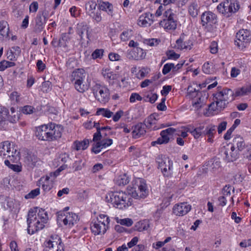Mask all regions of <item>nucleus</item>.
<instances>
[{"mask_svg":"<svg viewBox=\"0 0 251 251\" xmlns=\"http://www.w3.org/2000/svg\"><path fill=\"white\" fill-rule=\"evenodd\" d=\"M48 219L47 212L42 208L36 207L30 209L27 218V232L32 235L43 229Z\"/></svg>","mask_w":251,"mask_h":251,"instance_id":"1","label":"nucleus"},{"mask_svg":"<svg viewBox=\"0 0 251 251\" xmlns=\"http://www.w3.org/2000/svg\"><path fill=\"white\" fill-rule=\"evenodd\" d=\"M63 126L54 123H49L36 127L35 137L40 141H52L62 136Z\"/></svg>","mask_w":251,"mask_h":251,"instance_id":"2","label":"nucleus"},{"mask_svg":"<svg viewBox=\"0 0 251 251\" xmlns=\"http://www.w3.org/2000/svg\"><path fill=\"white\" fill-rule=\"evenodd\" d=\"M105 199L114 207L121 209L130 206L132 200L131 196L123 191L109 193Z\"/></svg>","mask_w":251,"mask_h":251,"instance_id":"3","label":"nucleus"},{"mask_svg":"<svg viewBox=\"0 0 251 251\" xmlns=\"http://www.w3.org/2000/svg\"><path fill=\"white\" fill-rule=\"evenodd\" d=\"M214 100L216 102V105L219 109H224L227 106L229 102H231L234 100L235 93L228 88L223 89L219 90L216 93L213 94Z\"/></svg>","mask_w":251,"mask_h":251,"instance_id":"4","label":"nucleus"},{"mask_svg":"<svg viewBox=\"0 0 251 251\" xmlns=\"http://www.w3.org/2000/svg\"><path fill=\"white\" fill-rule=\"evenodd\" d=\"M19 151L15 146L8 141L0 143V156L2 158L9 159L12 162H15L19 158Z\"/></svg>","mask_w":251,"mask_h":251,"instance_id":"5","label":"nucleus"},{"mask_svg":"<svg viewBox=\"0 0 251 251\" xmlns=\"http://www.w3.org/2000/svg\"><path fill=\"white\" fill-rule=\"evenodd\" d=\"M240 8L238 2L233 0H226L219 4L217 9L219 13L228 18L236 13Z\"/></svg>","mask_w":251,"mask_h":251,"instance_id":"6","label":"nucleus"},{"mask_svg":"<svg viewBox=\"0 0 251 251\" xmlns=\"http://www.w3.org/2000/svg\"><path fill=\"white\" fill-rule=\"evenodd\" d=\"M187 96L192 100V105L196 110L200 109L204 105L201 92L197 90L192 85L188 87Z\"/></svg>","mask_w":251,"mask_h":251,"instance_id":"7","label":"nucleus"},{"mask_svg":"<svg viewBox=\"0 0 251 251\" xmlns=\"http://www.w3.org/2000/svg\"><path fill=\"white\" fill-rule=\"evenodd\" d=\"M251 41V32L248 29L239 30L236 34L235 44L241 50L247 47Z\"/></svg>","mask_w":251,"mask_h":251,"instance_id":"8","label":"nucleus"},{"mask_svg":"<svg viewBox=\"0 0 251 251\" xmlns=\"http://www.w3.org/2000/svg\"><path fill=\"white\" fill-rule=\"evenodd\" d=\"M93 91L96 99L101 103H106L110 99V93L108 88L96 84L93 87Z\"/></svg>","mask_w":251,"mask_h":251,"instance_id":"9","label":"nucleus"},{"mask_svg":"<svg viewBox=\"0 0 251 251\" xmlns=\"http://www.w3.org/2000/svg\"><path fill=\"white\" fill-rule=\"evenodd\" d=\"M158 167L160 168L164 176H169L173 172V162L165 156L159 155L156 158Z\"/></svg>","mask_w":251,"mask_h":251,"instance_id":"10","label":"nucleus"},{"mask_svg":"<svg viewBox=\"0 0 251 251\" xmlns=\"http://www.w3.org/2000/svg\"><path fill=\"white\" fill-rule=\"evenodd\" d=\"M166 18L159 23L160 26L168 30H175L176 27V15L171 10L165 12Z\"/></svg>","mask_w":251,"mask_h":251,"instance_id":"11","label":"nucleus"},{"mask_svg":"<svg viewBox=\"0 0 251 251\" xmlns=\"http://www.w3.org/2000/svg\"><path fill=\"white\" fill-rule=\"evenodd\" d=\"M176 131V129L173 127H169L166 129L161 131L160 137L156 141L151 142V145L154 146L155 144H166L169 143L170 137L173 136Z\"/></svg>","mask_w":251,"mask_h":251,"instance_id":"12","label":"nucleus"},{"mask_svg":"<svg viewBox=\"0 0 251 251\" xmlns=\"http://www.w3.org/2000/svg\"><path fill=\"white\" fill-rule=\"evenodd\" d=\"M158 115L156 114L153 113L148 117L144 122V124L146 127L153 130H156L166 127V126L163 124L157 125V120L156 119V117Z\"/></svg>","mask_w":251,"mask_h":251,"instance_id":"13","label":"nucleus"},{"mask_svg":"<svg viewBox=\"0 0 251 251\" xmlns=\"http://www.w3.org/2000/svg\"><path fill=\"white\" fill-rule=\"evenodd\" d=\"M146 55V52L141 48L137 47L128 50L127 57L129 59L141 60L144 59Z\"/></svg>","mask_w":251,"mask_h":251,"instance_id":"14","label":"nucleus"},{"mask_svg":"<svg viewBox=\"0 0 251 251\" xmlns=\"http://www.w3.org/2000/svg\"><path fill=\"white\" fill-rule=\"evenodd\" d=\"M191 206L187 202L176 204L173 208V213L176 216H182L187 214L191 210Z\"/></svg>","mask_w":251,"mask_h":251,"instance_id":"15","label":"nucleus"},{"mask_svg":"<svg viewBox=\"0 0 251 251\" xmlns=\"http://www.w3.org/2000/svg\"><path fill=\"white\" fill-rule=\"evenodd\" d=\"M224 154L225 155V160L228 162H233L238 158V152L235 150L234 146L228 145L224 147Z\"/></svg>","mask_w":251,"mask_h":251,"instance_id":"16","label":"nucleus"},{"mask_svg":"<svg viewBox=\"0 0 251 251\" xmlns=\"http://www.w3.org/2000/svg\"><path fill=\"white\" fill-rule=\"evenodd\" d=\"M52 175H48L42 177L40 179V183L42 189L45 191H50L54 185V178L51 177Z\"/></svg>","mask_w":251,"mask_h":251,"instance_id":"17","label":"nucleus"},{"mask_svg":"<svg viewBox=\"0 0 251 251\" xmlns=\"http://www.w3.org/2000/svg\"><path fill=\"white\" fill-rule=\"evenodd\" d=\"M108 228V226H105L102 223H98L96 222L91 223V229L92 233L95 235L104 234Z\"/></svg>","mask_w":251,"mask_h":251,"instance_id":"18","label":"nucleus"},{"mask_svg":"<svg viewBox=\"0 0 251 251\" xmlns=\"http://www.w3.org/2000/svg\"><path fill=\"white\" fill-rule=\"evenodd\" d=\"M216 16L213 13L208 11L204 12L201 16V21L203 25H212L216 23Z\"/></svg>","mask_w":251,"mask_h":251,"instance_id":"19","label":"nucleus"},{"mask_svg":"<svg viewBox=\"0 0 251 251\" xmlns=\"http://www.w3.org/2000/svg\"><path fill=\"white\" fill-rule=\"evenodd\" d=\"M192 43L190 40H186V36L182 34L179 38L176 41V46L177 49L180 50H189L191 49Z\"/></svg>","mask_w":251,"mask_h":251,"instance_id":"20","label":"nucleus"},{"mask_svg":"<svg viewBox=\"0 0 251 251\" xmlns=\"http://www.w3.org/2000/svg\"><path fill=\"white\" fill-rule=\"evenodd\" d=\"M131 196L133 198H145L147 195L146 185L145 183H141L138 186V190L132 189L131 192Z\"/></svg>","mask_w":251,"mask_h":251,"instance_id":"21","label":"nucleus"},{"mask_svg":"<svg viewBox=\"0 0 251 251\" xmlns=\"http://www.w3.org/2000/svg\"><path fill=\"white\" fill-rule=\"evenodd\" d=\"M153 16L150 13H146L141 15L138 20V24L142 26H150L152 23Z\"/></svg>","mask_w":251,"mask_h":251,"instance_id":"22","label":"nucleus"},{"mask_svg":"<svg viewBox=\"0 0 251 251\" xmlns=\"http://www.w3.org/2000/svg\"><path fill=\"white\" fill-rule=\"evenodd\" d=\"M71 81L74 82L85 81L86 73L82 69H78L72 73L71 75Z\"/></svg>","mask_w":251,"mask_h":251,"instance_id":"23","label":"nucleus"},{"mask_svg":"<svg viewBox=\"0 0 251 251\" xmlns=\"http://www.w3.org/2000/svg\"><path fill=\"white\" fill-rule=\"evenodd\" d=\"M64 215L65 216L64 219V225L68 226L69 227L73 226L78 219L77 216L73 212H67Z\"/></svg>","mask_w":251,"mask_h":251,"instance_id":"24","label":"nucleus"},{"mask_svg":"<svg viewBox=\"0 0 251 251\" xmlns=\"http://www.w3.org/2000/svg\"><path fill=\"white\" fill-rule=\"evenodd\" d=\"M216 132V126L213 125H208L205 128L204 127V129H203V135L207 136V141L210 143L213 142V138Z\"/></svg>","mask_w":251,"mask_h":251,"instance_id":"25","label":"nucleus"},{"mask_svg":"<svg viewBox=\"0 0 251 251\" xmlns=\"http://www.w3.org/2000/svg\"><path fill=\"white\" fill-rule=\"evenodd\" d=\"M145 126L144 124L140 123L134 126L132 132L134 138H138L146 133Z\"/></svg>","mask_w":251,"mask_h":251,"instance_id":"26","label":"nucleus"},{"mask_svg":"<svg viewBox=\"0 0 251 251\" xmlns=\"http://www.w3.org/2000/svg\"><path fill=\"white\" fill-rule=\"evenodd\" d=\"M97 3L99 4V8L100 10L107 12L109 15H112L113 5L109 2L103 1L102 0H98Z\"/></svg>","mask_w":251,"mask_h":251,"instance_id":"27","label":"nucleus"},{"mask_svg":"<svg viewBox=\"0 0 251 251\" xmlns=\"http://www.w3.org/2000/svg\"><path fill=\"white\" fill-rule=\"evenodd\" d=\"M75 89L80 93H84L88 90L90 87V82L88 79L85 81H78L77 82H74Z\"/></svg>","mask_w":251,"mask_h":251,"instance_id":"28","label":"nucleus"},{"mask_svg":"<svg viewBox=\"0 0 251 251\" xmlns=\"http://www.w3.org/2000/svg\"><path fill=\"white\" fill-rule=\"evenodd\" d=\"M9 112L4 107H0V129H2L6 124Z\"/></svg>","mask_w":251,"mask_h":251,"instance_id":"29","label":"nucleus"},{"mask_svg":"<svg viewBox=\"0 0 251 251\" xmlns=\"http://www.w3.org/2000/svg\"><path fill=\"white\" fill-rule=\"evenodd\" d=\"M231 146H234V148L236 147L238 151H242L245 148L246 144L244 139L242 137L237 136L234 138Z\"/></svg>","mask_w":251,"mask_h":251,"instance_id":"30","label":"nucleus"},{"mask_svg":"<svg viewBox=\"0 0 251 251\" xmlns=\"http://www.w3.org/2000/svg\"><path fill=\"white\" fill-rule=\"evenodd\" d=\"M9 27L7 22L1 21L0 22V34L5 39L9 37Z\"/></svg>","mask_w":251,"mask_h":251,"instance_id":"31","label":"nucleus"},{"mask_svg":"<svg viewBox=\"0 0 251 251\" xmlns=\"http://www.w3.org/2000/svg\"><path fill=\"white\" fill-rule=\"evenodd\" d=\"M89 140L86 139L81 141H75L73 144V148L76 151L85 150L89 146Z\"/></svg>","mask_w":251,"mask_h":251,"instance_id":"32","label":"nucleus"},{"mask_svg":"<svg viewBox=\"0 0 251 251\" xmlns=\"http://www.w3.org/2000/svg\"><path fill=\"white\" fill-rule=\"evenodd\" d=\"M189 15L193 18L197 17L200 12V7L196 2L191 3L188 8Z\"/></svg>","mask_w":251,"mask_h":251,"instance_id":"33","label":"nucleus"},{"mask_svg":"<svg viewBox=\"0 0 251 251\" xmlns=\"http://www.w3.org/2000/svg\"><path fill=\"white\" fill-rule=\"evenodd\" d=\"M113 113L108 108H98L97 109L96 115L102 116L103 117L110 118Z\"/></svg>","mask_w":251,"mask_h":251,"instance_id":"34","label":"nucleus"},{"mask_svg":"<svg viewBox=\"0 0 251 251\" xmlns=\"http://www.w3.org/2000/svg\"><path fill=\"white\" fill-rule=\"evenodd\" d=\"M19 119V114L18 111L16 110L15 108H10V114L8 115L7 121L11 123H16Z\"/></svg>","mask_w":251,"mask_h":251,"instance_id":"35","label":"nucleus"},{"mask_svg":"<svg viewBox=\"0 0 251 251\" xmlns=\"http://www.w3.org/2000/svg\"><path fill=\"white\" fill-rule=\"evenodd\" d=\"M45 21L41 16H37L35 19V30L36 32H41L44 28Z\"/></svg>","mask_w":251,"mask_h":251,"instance_id":"36","label":"nucleus"},{"mask_svg":"<svg viewBox=\"0 0 251 251\" xmlns=\"http://www.w3.org/2000/svg\"><path fill=\"white\" fill-rule=\"evenodd\" d=\"M251 93V85H247L237 89L235 92V96H245Z\"/></svg>","mask_w":251,"mask_h":251,"instance_id":"37","label":"nucleus"},{"mask_svg":"<svg viewBox=\"0 0 251 251\" xmlns=\"http://www.w3.org/2000/svg\"><path fill=\"white\" fill-rule=\"evenodd\" d=\"M133 32L131 29H126L122 32L120 35L121 40L125 42L129 40L133 36Z\"/></svg>","mask_w":251,"mask_h":251,"instance_id":"38","label":"nucleus"},{"mask_svg":"<svg viewBox=\"0 0 251 251\" xmlns=\"http://www.w3.org/2000/svg\"><path fill=\"white\" fill-rule=\"evenodd\" d=\"M129 181L128 177L126 174L119 176L116 180L117 184L119 186H124L127 184Z\"/></svg>","mask_w":251,"mask_h":251,"instance_id":"39","label":"nucleus"},{"mask_svg":"<svg viewBox=\"0 0 251 251\" xmlns=\"http://www.w3.org/2000/svg\"><path fill=\"white\" fill-rule=\"evenodd\" d=\"M95 222L98 223H102V224H105V226H108L110 223V219L107 215L100 214L99 217L97 218V221Z\"/></svg>","mask_w":251,"mask_h":251,"instance_id":"40","label":"nucleus"},{"mask_svg":"<svg viewBox=\"0 0 251 251\" xmlns=\"http://www.w3.org/2000/svg\"><path fill=\"white\" fill-rule=\"evenodd\" d=\"M203 129H204V126H200L194 128L192 134L195 139H198L201 136L203 135Z\"/></svg>","mask_w":251,"mask_h":251,"instance_id":"41","label":"nucleus"},{"mask_svg":"<svg viewBox=\"0 0 251 251\" xmlns=\"http://www.w3.org/2000/svg\"><path fill=\"white\" fill-rule=\"evenodd\" d=\"M103 76L108 80H113L116 77V75L110 71V70H103L102 72Z\"/></svg>","mask_w":251,"mask_h":251,"instance_id":"42","label":"nucleus"},{"mask_svg":"<svg viewBox=\"0 0 251 251\" xmlns=\"http://www.w3.org/2000/svg\"><path fill=\"white\" fill-rule=\"evenodd\" d=\"M231 191L234 192V188L230 185H226L223 189V196L228 198L231 195Z\"/></svg>","mask_w":251,"mask_h":251,"instance_id":"43","label":"nucleus"},{"mask_svg":"<svg viewBox=\"0 0 251 251\" xmlns=\"http://www.w3.org/2000/svg\"><path fill=\"white\" fill-rule=\"evenodd\" d=\"M15 63L6 60H3L0 62V71H3L8 67L15 66Z\"/></svg>","mask_w":251,"mask_h":251,"instance_id":"44","label":"nucleus"},{"mask_svg":"<svg viewBox=\"0 0 251 251\" xmlns=\"http://www.w3.org/2000/svg\"><path fill=\"white\" fill-rule=\"evenodd\" d=\"M10 159H6L4 161V164L7 166H8L11 169L15 172H19L21 171V167L18 165L11 164Z\"/></svg>","mask_w":251,"mask_h":251,"instance_id":"45","label":"nucleus"},{"mask_svg":"<svg viewBox=\"0 0 251 251\" xmlns=\"http://www.w3.org/2000/svg\"><path fill=\"white\" fill-rule=\"evenodd\" d=\"M158 96L156 94L150 93L147 95L145 97V100L146 101H149L151 103H153L157 99Z\"/></svg>","mask_w":251,"mask_h":251,"instance_id":"46","label":"nucleus"},{"mask_svg":"<svg viewBox=\"0 0 251 251\" xmlns=\"http://www.w3.org/2000/svg\"><path fill=\"white\" fill-rule=\"evenodd\" d=\"M202 71L206 74L212 73V64H210L209 62L204 63L202 66Z\"/></svg>","mask_w":251,"mask_h":251,"instance_id":"47","label":"nucleus"},{"mask_svg":"<svg viewBox=\"0 0 251 251\" xmlns=\"http://www.w3.org/2000/svg\"><path fill=\"white\" fill-rule=\"evenodd\" d=\"M211 162H212L211 167L213 171H215L220 167L221 162L219 158H214L212 159Z\"/></svg>","mask_w":251,"mask_h":251,"instance_id":"48","label":"nucleus"},{"mask_svg":"<svg viewBox=\"0 0 251 251\" xmlns=\"http://www.w3.org/2000/svg\"><path fill=\"white\" fill-rule=\"evenodd\" d=\"M40 189L36 188L31 190L27 195L25 196L26 199H33L40 194Z\"/></svg>","mask_w":251,"mask_h":251,"instance_id":"49","label":"nucleus"},{"mask_svg":"<svg viewBox=\"0 0 251 251\" xmlns=\"http://www.w3.org/2000/svg\"><path fill=\"white\" fill-rule=\"evenodd\" d=\"M103 50L102 49H97L92 54L93 59L101 58L103 55Z\"/></svg>","mask_w":251,"mask_h":251,"instance_id":"50","label":"nucleus"},{"mask_svg":"<svg viewBox=\"0 0 251 251\" xmlns=\"http://www.w3.org/2000/svg\"><path fill=\"white\" fill-rule=\"evenodd\" d=\"M100 143L103 149L111 145L113 143V141L111 139L105 138L101 140Z\"/></svg>","mask_w":251,"mask_h":251,"instance_id":"51","label":"nucleus"},{"mask_svg":"<svg viewBox=\"0 0 251 251\" xmlns=\"http://www.w3.org/2000/svg\"><path fill=\"white\" fill-rule=\"evenodd\" d=\"M103 148L101 146L100 142H96V143L93 144L91 150L92 152H94L95 154H97L99 153L101 151V150Z\"/></svg>","mask_w":251,"mask_h":251,"instance_id":"52","label":"nucleus"},{"mask_svg":"<svg viewBox=\"0 0 251 251\" xmlns=\"http://www.w3.org/2000/svg\"><path fill=\"white\" fill-rule=\"evenodd\" d=\"M174 67L173 63H167L164 65L163 70L162 73L163 75H166L169 73L171 70L173 71V68Z\"/></svg>","mask_w":251,"mask_h":251,"instance_id":"53","label":"nucleus"},{"mask_svg":"<svg viewBox=\"0 0 251 251\" xmlns=\"http://www.w3.org/2000/svg\"><path fill=\"white\" fill-rule=\"evenodd\" d=\"M35 109L30 105H26L22 107V112L25 114H30L32 113Z\"/></svg>","mask_w":251,"mask_h":251,"instance_id":"54","label":"nucleus"},{"mask_svg":"<svg viewBox=\"0 0 251 251\" xmlns=\"http://www.w3.org/2000/svg\"><path fill=\"white\" fill-rule=\"evenodd\" d=\"M10 99L14 102H19L20 100V95L17 92H13L10 95Z\"/></svg>","mask_w":251,"mask_h":251,"instance_id":"55","label":"nucleus"},{"mask_svg":"<svg viewBox=\"0 0 251 251\" xmlns=\"http://www.w3.org/2000/svg\"><path fill=\"white\" fill-rule=\"evenodd\" d=\"M124 111L122 110L118 111L115 114L112 115V119L115 122H118L123 116Z\"/></svg>","mask_w":251,"mask_h":251,"instance_id":"56","label":"nucleus"},{"mask_svg":"<svg viewBox=\"0 0 251 251\" xmlns=\"http://www.w3.org/2000/svg\"><path fill=\"white\" fill-rule=\"evenodd\" d=\"M121 225L130 226L133 224V221L131 219L129 218H126L120 220L118 222Z\"/></svg>","mask_w":251,"mask_h":251,"instance_id":"57","label":"nucleus"},{"mask_svg":"<svg viewBox=\"0 0 251 251\" xmlns=\"http://www.w3.org/2000/svg\"><path fill=\"white\" fill-rule=\"evenodd\" d=\"M38 9V3L37 1L32 2L29 5V10L30 13H35Z\"/></svg>","mask_w":251,"mask_h":251,"instance_id":"58","label":"nucleus"},{"mask_svg":"<svg viewBox=\"0 0 251 251\" xmlns=\"http://www.w3.org/2000/svg\"><path fill=\"white\" fill-rule=\"evenodd\" d=\"M142 100V98L137 93H132L129 99V101L130 102H134L136 100Z\"/></svg>","mask_w":251,"mask_h":251,"instance_id":"59","label":"nucleus"},{"mask_svg":"<svg viewBox=\"0 0 251 251\" xmlns=\"http://www.w3.org/2000/svg\"><path fill=\"white\" fill-rule=\"evenodd\" d=\"M168 59H176L179 57V54L176 53L173 50H169L167 53Z\"/></svg>","mask_w":251,"mask_h":251,"instance_id":"60","label":"nucleus"},{"mask_svg":"<svg viewBox=\"0 0 251 251\" xmlns=\"http://www.w3.org/2000/svg\"><path fill=\"white\" fill-rule=\"evenodd\" d=\"M57 215V223L59 226H62V223H63V212L61 211L57 212L56 213Z\"/></svg>","mask_w":251,"mask_h":251,"instance_id":"61","label":"nucleus"},{"mask_svg":"<svg viewBox=\"0 0 251 251\" xmlns=\"http://www.w3.org/2000/svg\"><path fill=\"white\" fill-rule=\"evenodd\" d=\"M227 123L225 121L221 122L218 126V132L221 134L226 128Z\"/></svg>","mask_w":251,"mask_h":251,"instance_id":"62","label":"nucleus"},{"mask_svg":"<svg viewBox=\"0 0 251 251\" xmlns=\"http://www.w3.org/2000/svg\"><path fill=\"white\" fill-rule=\"evenodd\" d=\"M102 135L100 131H97L93 135V141L100 142L101 141Z\"/></svg>","mask_w":251,"mask_h":251,"instance_id":"63","label":"nucleus"},{"mask_svg":"<svg viewBox=\"0 0 251 251\" xmlns=\"http://www.w3.org/2000/svg\"><path fill=\"white\" fill-rule=\"evenodd\" d=\"M11 251H19L18 244L15 241H12L9 244Z\"/></svg>","mask_w":251,"mask_h":251,"instance_id":"64","label":"nucleus"}]
</instances>
